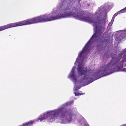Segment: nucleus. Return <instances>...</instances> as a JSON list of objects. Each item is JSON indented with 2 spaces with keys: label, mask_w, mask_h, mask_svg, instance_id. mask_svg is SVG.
I'll use <instances>...</instances> for the list:
<instances>
[{
  "label": "nucleus",
  "mask_w": 126,
  "mask_h": 126,
  "mask_svg": "<svg viewBox=\"0 0 126 126\" xmlns=\"http://www.w3.org/2000/svg\"><path fill=\"white\" fill-rule=\"evenodd\" d=\"M75 116L71 109H67L65 107H61L53 110L44 113L43 117L38 119L41 121L49 117L48 120L52 122L58 117L60 118H64L66 122H70L72 120L73 117Z\"/></svg>",
  "instance_id": "1"
},
{
  "label": "nucleus",
  "mask_w": 126,
  "mask_h": 126,
  "mask_svg": "<svg viewBox=\"0 0 126 126\" xmlns=\"http://www.w3.org/2000/svg\"><path fill=\"white\" fill-rule=\"evenodd\" d=\"M101 13H100L99 16H98L97 18L98 21H96V19L94 18L90 17L91 19V22L86 21L90 23H93L94 26L95 27V33L92 36L91 38L86 44L84 48L81 53L79 55V57H81L82 55L84 52L88 50L92 43L95 42L98 40V37L100 35L102 32H103L104 30V27L102 25L104 24V21L103 18H101Z\"/></svg>",
  "instance_id": "2"
},
{
  "label": "nucleus",
  "mask_w": 126,
  "mask_h": 126,
  "mask_svg": "<svg viewBox=\"0 0 126 126\" xmlns=\"http://www.w3.org/2000/svg\"><path fill=\"white\" fill-rule=\"evenodd\" d=\"M121 59V56L119 57L116 58H113L107 65L104 67V69L99 72L101 73V76L103 77L108 75V71L109 72L111 70L113 66V68L115 71H118L119 70L122 68L123 66V63L126 62V55H124L122 57V59L120 61Z\"/></svg>",
  "instance_id": "3"
},
{
  "label": "nucleus",
  "mask_w": 126,
  "mask_h": 126,
  "mask_svg": "<svg viewBox=\"0 0 126 126\" xmlns=\"http://www.w3.org/2000/svg\"><path fill=\"white\" fill-rule=\"evenodd\" d=\"M71 8V6L68 5L65 8L61 9L60 11L61 13H63L61 14L60 15H59L60 17V18H66L73 16L77 19L82 20L84 21H91V19L90 17L85 16V14L84 11H81L76 14L71 10L70 11H69L70 10Z\"/></svg>",
  "instance_id": "4"
},
{
  "label": "nucleus",
  "mask_w": 126,
  "mask_h": 126,
  "mask_svg": "<svg viewBox=\"0 0 126 126\" xmlns=\"http://www.w3.org/2000/svg\"><path fill=\"white\" fill-rule=\"evenodd\" d=\"M41 22L40 16L33 17L22 21L9 24L6 25L0 26V31L15 27L31 24Z\"/></svg>",
  "instance_id": "5"
},
{
  "label": "nucleus",
  "mask_w": 126,
  "mask_h": 126,
  "mask_svg": "<svg viewBox=\"0 0 126 126\" xmlns=\"http://www.w3.org/2000/svg\"><path fill=\"white\" fill-rule=\"evenodd\" d=\"M77 68L78 73L81 75H84L83 78H82L80 80V82L84 83L87 81H89L88 80V77L89 73L91 72V69H87L81 64L78 65Z\"/></svg>",
  "instance_id": "6"
},
{
  "label": "nucleus",
  "mask_w": 126,
  "mask_h": 126,
  "mask_svg": "<svg viewBox=\"0 0 126 126\" xmlns=\"http://www.w3.org/2000/svg\"><path fill=\"white\" fill-rule=\"evenodd\" d=\"M46 16L47 19V22L60 18V17L59 15H57L53 16L52 15L50 14L46 15Z\"/></svg>",
  "instance_id": "7"
},
{
  "label": "nucleus",
  "mask_w": 126,
  "mask_h": 126,
  "mask_svg": "<svg viewBox=\"0 0 126 126\" xmlns=\"http://www.w3.org/2000/svg\"><path fill=\"white\" fill-rule=\"evenodd\" d=\"M34 122V120H31L28 122L24 123L23 125L21 126H31L32 125Z\"/></svg>",
  "instance_id": "8"
},
{
  "label": "nucleus",
  "mask_w": 126,
  "mask_h": 126,
  "mask_svg": "<svg viewBox=\"0 0 126 126\" xmlns=\"http://www.w3.org/2000/svg\"><path fill=\"white\" fill-rule=\"evenodd\" d=\"M41 22H47L46 15L40 16Z\"/></svg>",
  "instance_id": "9"
},
{
  "label": "nucleus",
  "mask_w": 126,
  "mask_h": 126,
  "mask_svg": "<svg viewBox=\"0 0 126 126\" xmlns=\"http://www.w3.org/2000/svg\"><path fill=\"white\" fill-rule=\"evenodd\" d=\"M124 54V55H126V48L124 49L123 51H121V52L119 53V56H118V57H117L116 58H113V57H112V59H113V58H116L120 56H121H121Z\"/></svg>",
  "instance_id": "10"
},
{
  "label": "nucleus",
  "mask_w": 126,
  "mask_h": 126,
  "mask_svg": "<svg viewBox=\"0 0 126 126\" xmlns=\"http://www.w3.org/2000/svg\"><path fill=\"white\" fill-rule=\"evenodd\" d=\"M74 71L73 70V71H72L71 73L69 75V76L70 78H71L72 77H73L74 75H74Z\"/></svg>",
  "instance_id": "11"
},
{
  "label": "nucleus",
  "mask_w": 126,
  "mask_h": 126,
  "mask_svg": "<svg viewBox=\"0 0 126 126\" xmlns=\"http://www.w3.org/2000/svg\"><path fill=\"white\" fill-rule=\"evenodd\" d=\"M126 8H124V9L120 11L121 13H123L125 12L126 11Z\"/></svg>",
  "instance_id": "12"
},
{
  "label": "nucleus",
  "mask_w": 126,
  "mask_h": 126,
  "mask_svg": "<svg viewBox=\"0 0 126 126\" xmlns=\"http://www.w3.org/2000/svg\"><path fill=\"white\" fill-rule=\"evenodd\" d=\"M75 95L77 96L80 95V94L78 92H77L74 93Z\"/></svg>",
  "instance_id": "13"
},
{
  "label": "nucleus",
  "mask_w": 126,
  "mask_h": 126,
  "mask_svg": "<svg viewBox=\"0 0 126 126\" xmlns=\"http://www.w3.org/2000/svg\"><path fill=\"white\" fill-rule=\"evenodd\" d=\"M96 79H94L93 78H91L89 80V83H91L94 81V80H95Z\"/></svg>",
  "instance_id": "14"
},
{
  "label": "nucleus",
  "mask_w": 126,
  "mask_h": 126,
  "mask_svg": "<svg viewBox=\"0 0 126 126\" xmlns=\"http://www.w3.org/2000/svg\"><path fill=\"white\" fill-rule=\"evenodd\" d=\"M74 80L76 81V76L74 75L73 77L71 78Z\"/></svg>",
  "instance_id": "15"
},
{
  "label": "nucleus",
  "mask_w": 126,
  "mask_h": 126,
  "mask_svg": "<svg viewBox=\"0 0 126 126\" xmlns=\"http://www.w3.org/2000/svg\"><path fill=\"white\" fill-rule=\"evenodd\" d=\"M118 15L117 14L115 13L114 14L113 16V17H114V18L116 16Z\"/></svg>",
  "instance_id": "16"
},
{
  "label": "nucleus",
  "mask_w": 126,
  "mask_h": 126,
  "mask_svg": "<svg viewBox=\"0 0 126 126\" xmlns=\"http://www.w3.org/2000/svg\"><path fill=\"white\" fill-rule=\"evenodd\" d=\"M80 89V88L79 87L78 88H76L75 89H76V90H78V89Z\"/></svg>",
  "instance_id": "17"
},
{
  "label": "nucleus",
  "mask_w": 126,
  "mask_h": 126,
  "mask_svg": "<svg viewBox=\"0 0 126 126\" xmlns=\"http://www.w3.org/2000/svg\"><path fill=\"white\" fill-rule=\"evenodd\" d=\"M125 69H125H123V71H124V70H124V69Z\"/></svg>",
  "instance_id": "18"
}]
</instances>
